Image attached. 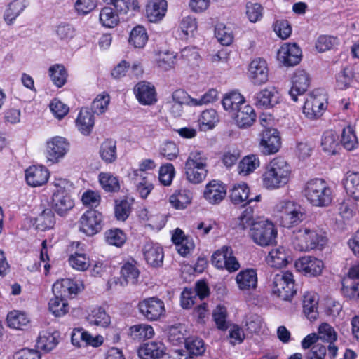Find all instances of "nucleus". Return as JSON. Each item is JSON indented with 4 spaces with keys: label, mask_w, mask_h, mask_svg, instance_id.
Returning a JSON list of instances; mask_svg holds the SVG:
<instances>
[{
    "label": "nucleus",
    "mask_w": 359,
    "mask_h": 359,
    "mask_svg": "<svg viewBox=\"0 0 359 359\" xmlns=\"http://www.w3.org/2000/svg\"><path fill=\"white\" fill-rule=\"evenodd\" d=\"M259 145L265 154L278 152L281 146V141L277 130L268 128L263 131Z\"/></svg>",
    "instance_id": "a211bd4d"
},
{
    "label": "nucleus",
    "mask_w": 359,
    "mask_h": 359,
    "mask_svg": "<svg viewBox=\"0 0 359 359\" xmlns=\"http://www.w3.org/2000/svg\"><path fill=\"white\" fill-rule=\"evenodd\" d=\"M280 212V223L285 228H291L299 224L304 218L302 208L298 203L291 201H280L276 205Z\"/></svg>",
    "instance_id": "423d86ee"
},
{
    "label": "nucleus",
    "mask_w": 359,
    "mask_h": 359,
    "mask_svg": "<svg viewBox=\"0 0 359 359\" xmlns=\"http://www.w3.org/2000/svg\"><path fill=\"white\" fill-rule=\"evenodd\" d=\"M148 41L146 29L142 25L135 26L130 32L128 42L136 48H142Z\"/></svg>",
    "instance_id": "ea45409f"
},
{
    "label": "nucleus",
    "mask_w": 359,
    "mask_h": 359,
    "mask_svg": "<svg viewBox=\"0 0 359 359\" xmlns=\"http://www.w3.org/2000/svg\"><path fill=\"white\" fill-rule=\"evenodd\" d=\"M81 287L82 284H79L69 278H63L57 280L53 284L52 290L54 295H60L66 298L72 294H77Z\"/></svg>",
    "instance_id": "412c9836"
},
{
    "label": "nucleus",
    "mask_w": 359,
    "mask_h": 359,
    "mask_svg": "<svg viewBox=\"0 0 359 359\" xmlns=\"http://www.w3.org/2000/svg\"><path fill=\"white\" fill-rule=\"evenodd\" d=\"M186 177L192 184H199L206 177L208 168H195L194 166H185Z\"/></svg>",
    "instance_id": "4d7b16f0"
},
{
    "label": "nucleus",
    "mask_w": 359,
    "mask_h": 359,
    "mask_svg": "<svg viewBox=\"0 0 359 359\" xmlns=\"http://www.w3.org/2000/svg\"><path fill=\"white\" fill-rule=\"evenodd\" d=\"M74 205L70 195L52 196L51 208L60 216H65Z\"/></svg>",
    "instance_id": "2f4dec72"
},
{
    "label": "nucleus",
    "mask_w": 359,
    "mask_h": 359,
    "mask_svg": "<svg viewBox=\"0 0 359 359\" xmlns=\"http://www.w3.org/2000/svg\"><path fill=\"white\" fill-rule=\"evenodd\" d=\"M99 182L106 191L114 192L120 189L118 178L110 172H101L99 175Z\"/></svg>",
    "instance_id": "864d4df0"
},
{
    "label": "nucleus",
    "mask_w": 359,
    "mask_h": 359,
    "mask_svg": "<svg viewBox=\"0 0 359 359\" xmlns=\"http://www.w3.org/2000/svg\"><path fill=\"white\" fill-rule=\"evenodd\" d=\"M318 295L313 292H306L303 297V311L306 318L312 321L315 320L318 316Z\"/></svg>",
    "instance_id": "f704fd0d"
},
{
    "label": "nucleus",
    "mask_w": 359,
    "mask_h": 359,
    "mask_svg": "<svg viewBox=\"0 0 359 359\" xmlns=\"http://www.w3.org/2000/svg\"><path fill=\"white\" fill-rule=\"evenodd\" d=\"M339 135L332 130H328L323 133L321 137L320 145L324 152L328 155H334L339 149Z\"/></svg>",
    "instance_id": "c756f323"
},
{
    "label": "nucleus",
    "mask_w": 359,
    "mask_h": 359,
    "mask_svg": "<svg viewBox=\"0 0 359 359\" xmlns=\"http://www.w3.org/2000/svg\"><path fill=\"white\" fill-rule=\"evenodd\" d=\"M226 189L224 184L218 180L209 182L203 191V197L211 205L219 204L226 197Z\"/></svg>",
    "instance_id": "f3484780"
},
{
    "label": "nucleus",
    "mask_w": 359,
    "mask_h": 359,
    "mask_svg": "<svg viewBox=\"0 0 359 359\" xmlns=\"http://www.w3.org/2000/svg\"><path fill=\"white\" fill-rule=\"evenodd\" d=\"M250 189L245 183H238L233 185L230 190V198L235 205L242 206L249 204Z\"/></svg>",
    "instance_id": "473e14b6"
},
{
    "label": "nucleus",
    "mask_w": 359,
    "mask_h": 359,
    "mask_svg": "<svg viewBox=\"0 0 359 359\" xmlns=\"http://www.w3.org/2000/svg\"><path fill=\"white\" fill-rule=\"evenodd\" d=\"M215 35L218 41L223 46L230 45L233 39L231 29L222 23L216 25Z\"/></svg>",
    "instance_id": "680f3d73"
},
{
    "label": "nucleus",
    "mask_w": 359,
    "mask_h": 359,
    "mask_svg": "<svg viewBox=\"0 0 359 359\" xmlns=\"http://www.w3.org/2000/svg\"><path fill=\"white\" fill-rule=\"evenodd\" d=\"M89 324L101 327H107L110 325V316L102 307L94 308L87 317Z\"/></svg>",
    "instance_id": "58836bf2"
},
{
    "label": "nucleus",
    "mask_w": 359,
    "mask_h": 359,
    "mask_svg": "<svg viewBox=\"0 0 359 359\" xmlns=\"http://www.w3.org/2000/svg\"><path fill=\"white\" fill-rule=\"evenodd\" d=\"M235 280L240 290L250 291L255 290L257 285V271L253 269L241 270L236 275Z\"/></svg>",
    "instance_id": "393cba45"
},
{
    "label": "nucleus",
    "mask_w": 359,
    "mask_h": 359,
    "mask_svg": "<svg viewBox=\"0 0 359 359\" xmlns=\"http://www.w3.org/2000/svg\"><path fill=\"white\" fill-rule=\"evenodd\" d=\"M245 103L244 97L237 91H232L225 94L222 104L224 109L233 116L238 111L240 107Z\"/></svg>",
    "instance_id": "c85d7f7f"
},
{
    "label": "nucleus",
    "mask_w": 359,
    "mask_h": 359,
    "mask_svg": "<svg viewBox=\"0 0 359 359\" xmlns=\"http://www.w3.org/2000/svg\"><path fill=\"white\" fill-rule=\"evenodd\" d=\"M184 344L187 351L191 355H202L205 351L203 340L198 337L193 336L187 337Z\"/></svg>",
    "instance_id": "8fccbe9b"
},
{
    "label": "nucleus",
    "mask_w": 359,
    "mask_h": 359,
    "mask_svg": "<svg viewBox=\"0 0 359 359\" xmlns=\"http://www.w3.org/2000/svg\"><path fill=\"white\" fill-rule=\"evenodd\" d=\"M113 5L117 12L126 13L129 10H135L139 8L137 0H104Z\"/></svg>",
    "instance_id": "774afa93"
},
{
    "label": "nucleus",
    "mask_w": 359,
    "mask_h": 359,
    "mask_svg": "<svg viewBox=\"0 0 359 359\" xmlns=\"http://www.w3.org/2000/svg\"><path fill=\"white\" fill-rule=\"evenodd\" d=\"M167 9V0H149L146 6L147 18L151 22H159L165 17Z\"/></svg>",
    "instance_id": "b1692460"
},
{
    "label": "nucleus",
    "mask_w": 359,
    "mask_h": 359,
    "mask_svg": "<svg viewBox=\"0 0 359 359\" xmlns=\"http://www.w3.org/2000/svg\"><path fill=\"white\" fill-rule=\"evenodd\" d=\"M140 276V271L134 260L126 262L121 269V285L135 284Z\"/></svg>",
    "instance_id": "72a5a7b5"
},
{
    "label": "nucleus",
    "mask_w": 359,
    "mask_h": 359,
    "mask_svg": "<svg viewBox=\"0 0 359 359\" xmlns=\"http://www.w3.org/2000/svg\"><path fill=\"white\" fill-rule=\"evenodd\" d=\"M102 214L95 210L85 212L79 219V229L87 236H93L102 229Z\"/></svg>",
    "instance_id": "9b49d317"
},
{
    "label": "nucleus",
    "mask_w": 359,
    "mask_h": 359,
    "mask_svg": "<svg viewBox=\"0 0 359 359\" xmlns=\"http://www.w3.org/2000/svg\"><path fill=\"white\" fill-rule=\"evenodd\" d=\"M271 292L282 300L290 301L297 293L294 276L292 272L281 271L271 279Z\"/></svg>",
    "instance_id": "20e7f679"
},
{
    "label": "nucleus",
    "mask_w": 359,
    "mask_h": 359,
    "mask_svg": "<svg viewBox=\"0 0 359 359\" xmlns=\"http://www.w3.org/2000/svg\"><path fill=\"white\" fill-rule=\"evenodd\" d=\"M198 121L202 130H209L219 122V116L215 109H210L202 112Z\"/></svg>",
    "instance_id": "603ef678"
},
{
    "label": "nucleus",
    "mask_w": 359,
    "mask_h": 359,
    "mask_svg": "<svg viewBox=\"0 0 359 359\" xmlns=\"http://www.w3.org/2000/svg\"><path fill=\"white\" fill-rule=\"evenodd\" d=\"M101 159L106 163H112L117 159L116 143L113 140H106L100 145L99 151Z\"/></svg>",
    "instance_id": "4c0bfd02"
},
{
    "label": "nucleus",
    "mask_w": 359,
    "mask_h": 359,
    "mask_svg": "<svg viewBox=\"0 0 359 359\" xmlns=\"http://www.w3.org/2000/svg\"><path fill=\"white\" fill-rule=\"evenodd\" d=\"M7 323L10 327L20 330L26 326L29 322V318L25 313L19 311H11L7 316Z\"/></svg>",
    "instance_id": "3c124183"
},
{
    "label": "nucleus",
    "mask_w": 359,
    "mask_h": 359,
    "mask_svg": "<svg viewBox=\"0 0 359 359\" xmlns=\"http://www.w3.org/2000/svg\"><path fill=\"white\" fill-rule=\"evenodd\" d=\"M290 259V252L283 246L271 249L266 257L269 266L273 268L285 266Z\"/></svg>",
    "instance_id": "cd10ccee"
},
{
    "label": "nucleus",
    "mask_w": 359,
    "mask_h": 359,
    "mask_svg": "<svg viewBox=\"0 0 359 359\" xmlns=\"http://www.w3.org/2000/svg\"><path fill=\"white\" fill-rule=\"evenodd\" d=\"M248 77L254 85L266 83L269 79V69L266 60L261 58L253 60L249 65Z\"/></svg>",
    "instance_id": "4468645a"
},
{
    "label": "nucleus",
    "mask_w": 359,
    "mask_h": 359,
    "mask_svg": "<svg viewBox=\"0 0 359 359\" xmlns=\"http://www.w3.org/2000/svg\"><path fill=\"white\" fill-rule=\"evenodd\" d=\"M135 96L142 105H152L157 102L154 85L147 81L138 82L133 88Z\"/></svg>",
    "instance_id": "dca6fc26"
},
{
    "label": "nucleus",
    "mask_w": 359,
    "mask_h": 359,
    "mask_svg": "<svg viewBox=\"0 0 359 359\" xmlns=\"http://www.w3.org/2000/svg\"><path fill=\"white\" fill-rule=\"evenodd\" d=\"M142 253L147 263L153 267L162 265L163 261V250L162 247L156 243L147 241L142 247Z\"/></svg>",
    "instance_id": "6ab92c4d"
},
{
    "label": "nucleus",
    "mask_w": 359,
    "mask_h": 359,
    "mask_svg": "<svg viewBox=\"0 0 359 359\" xmlns=\"http://www.w3.org/2000/svg\"><path fill=\"white\" fill-rule=\"evenodd\" d=\"M100 22L105 27H116L119 22L118 12L114 11L111 7H104L100 13Z\"/></svg>",
    "instance_id": "49530a36"
},
{
    "label": "nucleus",
    "mask_w": 359,
    "mask_h": 359,
    "mask_svg": "<svg viewBox=\"0 0 359 359\" xmlns=\"http://www.w3.org/2000/svg\"><path fill=\"white\" fill-rule=\"evenodd\" d=\"M252 101L258 108H271L279 102L278 90L271 86L262 89L254 95Z\"/></svg>",
    "instance_id": "2eb2a0df"
},
{
    "label": "nucleus",
    "mask_w": 359,
    "mask_h": 359,
    "mask_svg": "<svg viewBox=\"0 0 359 359\" xmlns=\"http://www.w3.org/2000/svg\"><path fill=\"white\" fill-rule=\"evenodd\" d=\"M240 128H248L256 121L257 114L253 107L250 104H243L232 116Z\"/></svg>",
    "instance_id": "a878e982"
},
{
    "label": "nucleus",
    "mask_w": 359,
    "mask_h": 359,
    "mask_svg": "<svg viewBox=\"0 0 359 359\" xmlns=\"http://www.w3.org/2000/svg\"><path fill=\"white\" fill-rule=\"evenodd\" d=\"M69 149V144L64 137L56 136L46 142V157L51 164L62 160Z\"/></svg>",
    "instance_id": "9d476101"
},
{
    "label": "nucleus",
    "mask_w": 359,
    "mask_h": 359,
    "mask_svg": "<svg viewBox=\"0 0 359 359\" xmlns=\"http://www.w3.org/2000/svg\"><path fill=\"white\" fill-rule=\"evenodd\" d=\"M48 306L50 311L55 316H62L68 311L67 300L60 295H55L53 298L50 299Z\"/></svg>",
    "instance_id": "13d9d810"
},
{
    "label": "nucleus",
    "mask_w": 359,
    "mask_h": 359,
    "mask_svg": "<svg viewBox=\"0 0 359 359\" xmlns=\"http://www.w3.org/2000/svg\"><path fill=\"white\" fill-rule=\"evenodd\" d=\"M302 194L309 203L318 208L328 207L334 198L332 188L321 178L308 180L303 187Z\"/></svg>",
    "instance_id": "7ed1b4c3"
},
{
    "label": "nucleus",
    "mask_w": 359,
    "mask_h": 359,
    "mask_svg": "<svg viewBox=\"0 0 359 359\" xmlns=\"http://www.w3.org/2000/svg\"><path fill=\"white\" fill-rule=\"evenodd\" d=\"M29 5L27 0H11L6 5L3 18L8 25H13Z\"/></svg>",
    "instance_id": "5701e85b"
},
{
    "label": "nucleus",
    "mask_w": 359,
    "mask_h": 359,
    "mask_svg": "<svg viewBox=\"0 0 359 359\" xmlns=\"http://www.w3.org/2000/svg\"><path fill=\"white\" fill-rule=\"evenodd\" d=\"M50 76L53 83L58 88L62 87L66 82L67 72L64 66L55 65L49 69Z\"/></svg>",
    "instance_id": "0e129e2a"
},
{
    "label": "nucleus",
    "mask_w": 359,
    "mask_h": 359,
    "mask_svg": "<svg viewBox=\"0 0 359 359\" xmlns=\"http://www.w3.org/2000/svg\"><path fill=\"white\" fill-rule=\"evenodd\" d=\"M277 235V229L269 220L256 221L249 231V236L253 242L262 247L274 244L276 242Z\"/></svg>",
    "instance_id": "39448f33"
},
{
    "label": "nucleus",
    "mask_w": 359,
    "mask_h": 359,
    "mask_svg": "<svg viewBox=\"0 0 359 359\" xmlns=\"http://www.w3.org/2000/svg\"><path fill=\"white\" fill-rule=\"evenodd\" d=\"M94 116L88 108H82L76 120V126L81 133L88 135L94 126Z\"/></svg>",
    "instance_id": "7c9ffc66"
},
{
    "label": "nucleus",
    "mask_w": 359,
    "mask_h": 359,
    "mask_svg": "<svg viewBox=\"0 0 359 359\" xmlns=\"http://www.w3.org/2000/svg\"><path fill=\"white\" fill-rule=\"evenodd\" d=\"M53 186L52 196L56 195H70L73 187L72 183L67 179L55 177L51 182Z\"/></svg>",
    "instance_id": "6e6d98bb"
},
{
    "label": "nucleus",
    "mask_w": 359,
    "mask_h": 359,
    "mask_svg": "<svg viewBox=\"0 0 359 359\" xmlns=\"http://www.w3.org/2000/svg\"><path fill=\"white\" fill-rule=\"evenodd\" d=\"M292 86L289 95L294 102L298 101V96H301L308 90L311 78L304 69H297L291 79Z\"/></svg>",
    "instance_id": "f8f14e48"
},
{
    "label": "nucleus",
    "mask_w": 359,
    "mask_h": 359,
    "mask_svg": "<svg viewBox=\"0 0 359 359\" xmlns=\"http://www.w3.org/2000/svg\"><path fill=\"white\" fill-rule=\"evenodd\" d=\"M194 166L195 168H208V156L202 151L194 150L190 152L185 162V166Z\"/></svg>",
    "instance_id": "5fc2aeb1"
},
{
    "label": "nucleus",
    "mask_w": 359,
    "mask_h": 359,
    "mask_svg": "<svg viewBox=\"0 0 359 359\" xmlns=\"http://www.w3.org/2000/svg\"><path fill=\"white\" fill-rule=\"evenodd\" d=\"M58 337V332L43 330L38 337L37 347L45 351H50L57 346Z\"/></svg>",
    "instance_id": "e433bc0d"
},
{
    "label": "nucleus",
    "mask_w": 359,
    "mask_h": 359,
    "mask_svg": "<svg viewBox=\"0 0 359 359\" xmlns=\"http://www.w3.org/2000/svg\"><path fill=\"white\" fill-rule=\"evenodd\" d=\"M192 197L191 191L181 189L170 196V203L176 209H184L191 203Z\"/></svg>",
    "instance_id": "c03bdc74"
},
{
    "label": "nucleus",
    "mask_w": 359,
    "mask_h": 359,
    "mask_svg": "<svg viewBox=\"0 0 359 359\" xmlns=\"http://www.w3.org/2000/svg\"><path fill=\"white\" fill-rule=\"evenodd\" d=\"M197 29V22L196 18L187 15L182 18L179 25V36L185 39L189 36H192Z\"/></svg>",
    "instance_id": "a18cd8bd"
},
{
    "label": "nucleus",
    "mask_w": 359,
    "mask_h": 359,
    "mask_svg": "<svg viewBox=\"0 0 359 359\" xmlns=\"http://www.w3.org/2000/svg\"><path fill=\"white\" fill-rule=\"evenodd\" d=\"M294 266L297 271L305 276H317L321 273L324 264L316 257L304 256L296 260Z\"/></svg>",
    "instance_id": "ddd939ff"
},
{
    "label": "nucleus",
    "mask_w": 359,
    "mask_h": 359,
    "mask_svg": "<svg viewBox=\"0 0 359 359\" xmlns=\"http://www.w3.org/2000/svg\"><path fill=\"white\" fill-rule=\"evenodd\" d=\"M302 51L295 43H289L281 46L278 52V57L285 65H297L301 60Z\"/></svg>",
    "instance_id": "aec40b11"
},
{
    "label": "nucleus",
    "mask_w": 359,
    "mask_h": 359,
    "mask_svg": "<svg viewBox=\"0 0 359 359\" xmlns=\"http://www.w3.org/2000/svg\"><path fill=\"white\" fill-rule=\"evenodd\" d=\"M327 107V97L322 89L313 90L306 97L303 112L310 119L320 118Z\"/></svg>",
    "instance_id": "0eeeda50"
},
{
    "label": "nucleus",
    "mask_w": 359,
    "mask_h": 359,
    "mask_svg": "<svg viewBox=\"0 0 359 359\" xmlns=\"http://www.w3.org/2000/svg\"><path fill=\"white\" fill-rule=\"evenodd\" d=\"M68 261L73 269L80 271L87 270L90 266V259L83 253L75 252L70 255Z\"/></svg>",
    "instance_id": "bf43d9fd"
},
{
    "label": "nucleus",
    "mask_w": 359,
    "mask_h": 359,
    "mask_svg": "<svg viewBox=\"0 0 359 359\" xmlns=\"http://www.w3.org/2000/svg\"><path fill=\"white\" fill-rule=\"evenodd\" d=\"M110 102L109 95L107 93H102L98 95L93 101L91 104V110L93 114L97 115L104 113Z\"/></svg>",
    "instance_id": "338daca9"
},
{
    "label": "nucleus",
    "mask_w": 359,
    "mask_h": 359,
    "mask_svg": "<svg viewBox=\"0 0 359 359\" xmlns=\"http://www.w3.org/2000/svg\"><path fill=\"white\" fill-rule=\"evenodd\" d=\"M140 313L148 320L156 321L165 315L164 302L156 297L147 298L138 304Z\"/></svg>",
    "instance_id": "6e6552de"
},
{
    "label": "nucleus",
    "mask_w": 359,
    "mask_h": 359,
    "mask_svg": "<svg viewBox=\"0 0 359 359\" xmlns=\"http://www.w3.org/2000/svg\"><path fill=\"white\" fill-rule=\"evenodd\" d=\"M291 167L280 157L271 160L264 168L261 180L264 188L276 190L285 187L291 177Z\"/></svg>",
    "instance_id": "f03ea898"
},
{
    "label": "nucleus",
    "mask_w": 359,
    "mask_h": 359,
    "mask_svg": "<svg viewBox=\"0 0 359 359\" xmlns=\"http://www.w3.org/2000/svg\"><path fill=\"white\" fill-rule=\"evenodd\" d=\"M155 332L153 327L145 323L137 324L129 328L128 334L137 341H144L154 337Z\"/></svg>",
    "instance_id": "c9c22d12"
},
{
    "label": "nucleus",
    "mask_w": 359,
    "mask_h": 359,
    "mask_svg": "<svg viewBox=\"0 0 359 359\" xmlns=\"http://www.w3.org/2000/svg\"><path fill=\"white\" fill-rule=\"evenodd\" d=\"M212 264L217 269H225L229 272H234L240 268V264L233 255L231 248L226 245L214 252Z\"/></svg>",
    "instance_id": "1a4fd4ad"
},
{
    "label": "nucleus",
    "mask_w": 359,
    "mask_h": 359,
    "mask_svg": "<svg viewBox=\"0 0 359 359\" xmlns=\"http://www.w3.org/2000/svg\"><path fill=\"white\" fill-rule=\"evenodd\" d=\"M260 165L259 158L255 154L243 157L238 165L239 175L247 176L253 172Z\"/></svg>",
    "instance_id": "a19ab883"
},
{
    "label": "nucleus",
    "mask_w": 359,
    "mask_h": 359,
    "mask_svg": "<svg viewBox=\"0 0 359 359\" xmlns=\"http://www.w3.org/2000/svg\"><path fill=\"white\" fill-rule=\"evenodd\" d=\"M133 181L137 191L142 198H147L153 189V184L151 181L149 179V176H134Z\"/></svg>",
    "instance_id": "de8ad7c7"
},
{
    "label": "nucleus",
    "mask_w": 359,
    "mask_h": 359,
    "mask_svg": "<svg viewBox=\"0 0 359 359\" xmlns=\"http://www.w3.org/2000/svg\"><path fill=\"white\" fill-rule=\"evenodd\" d=\"M55 224V217L51 209H45L36 219V229L41 231L51 229Z\"/></svg>",
    "instance_id": "09e8293b"
},
{
    "label": "nucleus",
    "mask_w": 359,
    "mask_h": 359,
    "mask_svg": "<svg viewBox=\"0 0 359 359\" xmlns=\"http://www.w3.org/2000/svg\"><path fill=\"white\" fill-rule=\"evenodd\" d=\"M156 63L158 67L164 71L173 68L176 63V55L174 52H161L158 55Z\"/></svg>",
    "instance_id": "052dcab7"
},
{
    "label": "nucleus",
    "mask_w": 359,
    "mask_h": 359,
    "mask_svg": "<svg viewBox=\"0 0 359 359\" xmlns=\"http://www.w3.org/2000/svg\"><path fill=\"white\" fill-rule=\"evenodd\" d=\"M326 242L323 231L311 222L294 229L291 235V245L300 252L321 250Z\"/></svg>",
    "instance_id": "f257e3e1"
},
{
    "label": "nucleus",
    "mask_w": 359,
    "mask_h": 359,
    "mask_svg": "<svg viewBox=\"0 0 359 359\" xmlns=\"http://www.w3.org/2000/svg\"><path fill=\"white\" fill-rule=\"evenodd\" d=\"M107 243L111 245L121 247L126 241V236L119 229H109L104 233Z\"/></svg>",
    "instance_id": "e2e57ef3"
},
{
    "label": "nucleus",
    "mask_w": 359,
    "mask_h": 359,
    "mask_svg": "<svg viewBox=\"0 0 359 359\" xmlns=\"http://www.w3.org/2000/svg\"><path fill=\"white\" fill-rule=\"evenodd\" d=\"M187 327L182 324L172 325L168 328V339L174 346L185 343Z\"/></svg>",
    "instance_id": "37998d69"
},
{
    "label": "nucleus",
    "mask_w": 359,
    "mask_h": 359,
    "mask_svg": "<svg viewBox=\"0 0 359 359\" xmlns=\"http://www.w3.org/2000/svg\"><path fill=\"white\" fill-rule=\"evenodd\" d=\"M341 143L348 151H352L357 148L358 144V139L351 127L344 128Z\"/></svg>",
    "instance_id": "69168bd1"
},
{
    "label": "nucleus",
    "mask_w": 359,
    "mask_h": 359,
    "mask_svg": "<svg viewBox=\"0 0 359 359\" xmlns=\"http://www.w3.org/2000/svg\"><path fill=\"white\" fill-rule=\"evenodd\" d=\"M165 353V345L160 341L144 344L138 349V355L142 359H158Z\"/></svg>",
    "instance_id": "bb28decb"
},
{
    "label": "nucleus",
    "mask_w": 359,
    "mask_h": 359,
    "mask_svg": "<svg viewBox=\"0 0 359 359\" xmlns=\"http://www.w3.org/2000/svg\"><path fill=\"white\" fill-rule=\"evenodd\" d=\"M49 178L48 170L44 166H30L25 170V179L32 187H39L47 182Z\"/></svg>",
    "instance_id": "4be33fe9"
},
{
    "label": "nucleus",
    "mask_w": 359,
    "mask_h": 359,
    "mask_svg": "<svg viewBox=\"0 0 359 359\" xmlns=\"http://www.w3.org/2000/svg\"><path fill=\"white\" fill-rule=\"evenodd\" d=\"M344 184L347 194L355 200L359 201V172H348Z\"/></svg>",
    "instance_id": "79ce46f5"
}]
</instances>
